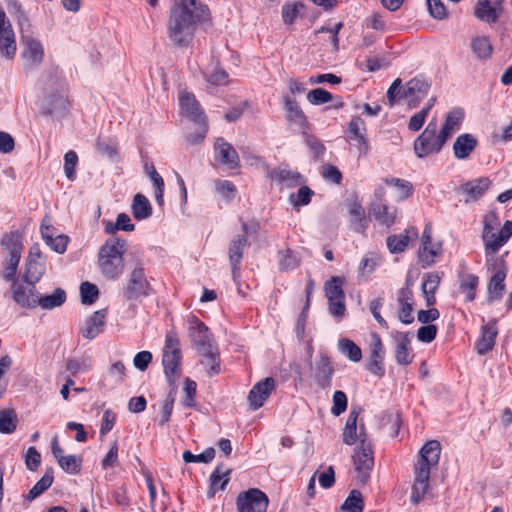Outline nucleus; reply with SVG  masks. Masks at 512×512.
I'll return each instance as SVG.
<instances>
[{"mask_svg":"<svg viewBox=\"0 0 512 512\" xmlns=\"http://www.w3.org/2000/svg\"><path fill=\"white\" fill-rule=\"evenodd\" d=\"M66 301V293L61 288H56L51 295L36 298L35 307L40 306L43 309H53L61 306Z\"/></svg>","mask_w":512,"mask_h":512,"instance_id":"obj_45","label":"nucleus"},{"mask_svg":"<svg viewBox=\"0 0 512 512\" xmlns=\"http://www.w3.org/2000/svg\"><path fill=\"white\" fill-rule=\"evenodd\" d=\"M132 214L136 220H143L151 216L152 207L146 196L136 194L132 202Z\"/></svg>","mask_w":512,"mask_h":512,"instance_id":"obj_43","label":"nucleus"},{"mask_svg":"<svg viewBox=\"0 0 512 512\" xmlns=\"http://www.w3.org/2000/svg\"><path fill=\"white\" fill-rule=\"evenodd\" d=\"M189 332L192 342L199 354L216 347L213 344V335L203 322L197 320L196 325L190 327Z\"/></svg>","mask_w":512,"mask_h":512,"instance_id":"obj_22","label":"nucleus"},{"mask_svg":"<svg viewBox=\"0 0 512 512\" xmlns=\"http://www.w3.org/2000/svg\"><path fill=\"white\" fill-rule=\"evenodd\" d=\"M302 134L305 139L306 145L309 147L313 154V158L318 160L325 152L324 144L315 136L308 133V130H303Z\"/></svg>","mask_w":512,"mask_h":512,"instance_id":"obj_56","label":"nucleus"},{"mask_svg":"<svg viewBox=\"0 0 512 512\" xmlns=\"http://www.w3.org/2000/svg\"><path fill=\"white\" fill-rule=\"evenodd\" d=\"M200 355L203 356L201 364L206 368L208 376L212 377L220 373V354L217 347L202 352Z\"/></svg>","mask_w":512,"mask_h":512,"instance_id":"obj_41","label":"nucleus"},{"mask_svg":"<svg viewBox=\"0 0 512 512\" xmlns=\"http://www.w3.org/2000/svg\"><path fill=\"white\" fill-rule=\"evenodd\" d=\"M464 119V111L461 108H455L446 114L445 121L440 129L441 134L449 140L455 131L460 129Z\"/></svg>","mask_w":512,"mask_h":512,"instance_id":"obj_33","label":"nucleus"},{"mask_svg":"<svg viewBox=\"0 0 512 512\" xmlns=\"http://www.w3.org/2000/svg\"><path fill=\"white\" fill-rule=\"evenodd\" d=\"M106 316L107 309L95 311L92 316L85 321L84 326L80 329L81 335L89 340L98 336L103 331Z\"/></svg>","mask_w":512,"mask_h":512,"instance_id":"obj_27","label":"nucleus"},{"mask_svg":"<svg viewBox=\"0 0 512 512\" xmlns=\"http://www.w3.org/2000/svg\"><path fill=\"white\" fill-rule=\"evenodd\" d=\"M487 265L489 269L494 271L488 284V301L493 302L503 297L507 268L505 261L501 257L488 258Z\"/></svg>","mask_w":512,"mask_h":512,"instance_id":"obj_8","label":"nucleus"},{"mask_svg":"<svg viewBox=\"0 0 512 512\" xmlns=\"http://www.w3.org/2000/svg\"><path fill=\"white\" fill-rule=\"evenodd\" d=\"M490 185L491 181L488 177H480L462 184L460 191L468 196L466 202L469 200L476 201L485 194Z\"/></svg>","mask_w":512,"mask_h":512,"instance_id":"obj_29","label":"nucleus"},{"mask_svg":"<svg viewBox=\"0 0 512 512\" xmlns=\"http://www.w3.org/2000/svg\"><path fill=\"white\" fill-rule=\"evenodd\" d=\"M12 298L22 307L35 308L36 298L29 296L28 290L23 284L12 281Z\"/></svg>","mask_w":512,"mask_h":512,"instance_id":"obj_44","label":"nucleus"},{"mask_svg":"<svg viewBox=\"0 0 512 512\" xmlns=\"http://www.w3.org/2000/svg\"><path fill=\"white\" fill-rule=\"evenodd\" d=\"M297 193L289 196V201L294 208L308 205L311 202L314 191L306 185H300Z\"/></svg>","mask_w":512,"mask_h":512,"instance_id":"obj_54","label":"nucleus"},{"mask_svg":"<svg viewBox=\"0 0 512 512\" xmlns=\"http://www.w3.org/2000/svg\"><path fill=\"white\" fill-rule=\"evenodd\" d=\"M359 442L360 445L355 449L352 458L359 481L366 484L374 466V451L371 442L367 439L363 425L360 427Z\"/></svg>","mask_w":512,"mask_h":512,"instance_id":"obj_7","label":"nucleus"},{"mask_svg":"<svg viewBox=\"0 0 512 512\" xmlns=\"http://www.w3.org/2000/svg\"><path fill=\"white\" fill-rule=\"evenodd\" d=\"M69 105L67 90L64 86H61L57 93L51 94L46 98L43 111L47 115L60 118L66 115Z\"/></svg>","mask_w":512,"mask_h":512,"instance_id":"obj_16","label":"nucleus"},{"mask_svg":"<svg viewBox=\"0 0 512 512\" xmlns=\"http://www.w3.org/2000/svg\"><path fill=\"white\" fill-rule=\"evenodd\" d=\"M477 139L469 133L458 136L453 144L454 156L457 159H466L477 147Z\"/></svg>","mask_w":512,"mask_h":512,"instance_id":"obj_32","label":"nucleus"},{"mask_svg":"<svg viewBox=\"0 0 512 512\" xmlns=\"http://www.w3.org/2000/svg\"><path fill=\"white\" fill-rule=\"evenodd\" d=\"M196 389V382L194 380H191L190 378H186L184 387L185 397L183 400V405L186 408H195L197 406V403L195 401Z\"/></svg>","mask_w":512,"mask_h":512,"instance_id":"obj_63","label":"nucleus"},{"mask_svg":"<svg viewBox=\"0 0 512 512\" xmlns=\"http://www.w3.org/2000/svg\"><path fill=\"white\" fill-rule=\"evenodd\" d=\"M343 278L339 276H332L329 281L324 285V290L328 301H335L339 298H345L343 291Z\"/></svg>","mask_w":512,"mask_h":512,"instance_id":"obj_49","label":"nucleus"},{"mask_svg":"<svg viewBox=\"0 0 512 512\" xmlns=\"http://www.w3.org/2000/svg\"><path fill=\"white\" fill-rule=\"evenodd\" d=\"M279 269L281 271H291L298 268L301 264V257L298 252L287 248L278 251Z\"/></svg>","mask_w":512,"mask_h":512,"instance_id":"obj_42","label":"nucleus"},{"mask_svg":"<svg viewBox=\"0 0 512 512\" xmlns=\"http://www.w3.org/2000/svg\"><path fill=\"white\" fill-rule=\"evenodd\" d=\"M274 389L275 380L273 377H267L256 383L248 394V402L251 409L257 410L262 407Z\"/></svg>","mask_w":512,"mask_h":512,"instance_id":"obj_18","label":"nucleus"},{"mask_svg":"<svg viewBox=\"0 0 512 512\" xmlns=\"http://www.w3.org/2000/svg\"><path fill=\"white\" fill-rule=\"evenodd\" d=\"M18 418L13 409H5L0 411V432L3 434H11L17 428Z\"/></svg>","mask_w":512,"mask_h":512,"instance_id":"obj_50","label":"nucleus"},{"mask_svg":"<svg viewBox=\"0 0 512 512\" xmlns=\"http://www.w3.org/2000/svg\"><path fill=\"white\" fill-rule=\"evenodd\" d=\"M15 34L9 19L3 9H0V53L7 59H13L16 54Z\"/></svg>","mask_w":512,"mask_h":512,"instance_id":"obj_11","label":"nucleus"},{"mask_svg":"<svg viewBox=\"0 0 512 512\" xmlns=\"http://www.w3.org/2000/svg\"><path fill=\"white\" fill-rule=\"evenodd\" d=\"M215 457V450L212 447L207 448L204 452L195 455L191 451L186 450L183 452V460L186 463L203 462L209 463Z\"/></svg>","mask_w":512,"mask_h":512,"instance_id":"obj_59","label":"nucleus"},{"mask_svg":"<svg viewBox=\"0 0 512 512\" xmlns=\"http://www.w3.org/2000/svg\"><path fill=\"white\" fill-rule=\"evenodd\" d=\"M395 358L399 365L407 366L412 363L414 355L410 347L409 333H398L396 336Z\"/></svg>","mask_w":512,"mask_h":512,"instance_id":"obj_30","label":"nucleus"},{"mask_svg":"<svg viewBox=\"0 0 512 512\" xmlns=\"http://www.w3.org/2000/svg\"><path fill=\"white\" fill-rule=\"evenodd\" d=\"M268 504L267 495L258 488L241 492L236 500L239 512H266Z\"/></svg>","mask_w":512,"mask_h":512,"instance_id":"obj_9","label":"nucleus"},{"mask_svg":"<svg viewBox=\"0 0 512 512\" xmlns=\"http://www.w3.org/2000/svg\"><path fill=\"white\" fill-rule=\"evenodd\" d=\"M440 276L437 272H429L423 276L422 293L425 297L427 306H433L436 303L435 293L440 284Z\"/></svg>","mask_w":512,"mask_h":512,"instance_id":"obj_35","label":"nucleus"},{"mask_svg":"<svg viewBox=\"0 0 512 512\" xmlns=\"http://www.w3.org/2000/svg\"><path fill=\"white\" fill-rule=\"evenodd\" d=\"M339 351L353 362H359L362 359L361 348L350 339H340L338 342Z\"/></svg>","mask_w":512,"mask_h":512,"instance_id":"obj_51","label":"nucleus"},{"mask_svg":"<svg viewBox=\"0 0 512 512\" xmlns=\"http://www.w3.org/2000/svg\"><path fill=\"white\" fill-rule=\"evenodd\" d=\"M359 416V412L355 409L351 410L345 427L342 433V440L346 445H353L359 440V435H357V419Z\"/></svg>","mask_w":512,"mask_h":512,"instance_id":"obj_40","label":"nucleus"},{"mask_svg":"<svg viewBox=\"0 0 512 512\" xmlns=\"http://www.w3.org/2000/svg\"><path fill=\"white\" fill-rule=\"evenodd\" d=\"M348 131L350 137L359 143V150L362 153L368 151L369 145L366 138V125L364 120L359 116H354L350 120Z\"/></svg>","mask_w":512,"mask_h":512,"instance_id":"obj_31","label":"nucleus"},{"mask_svg":"<svg viewBox=\"0 0 512 512\" xmlns=\"http://www.w3.org/2000/svg\"><path fill=\"white\" fill-rule=\"evenodd\" d=\"M149 286L144 269L138 266L131 272L128 285L124 289V297L127 300H137L142 296H147Z\"/></svg>","mask_w":512,"mask_h":512,"instance_id":"obj_15","label":"nucleus"},{"mask_svg":"<svg viewBox=\"0 0 512 512\" xmlns=\"http://www.w3.org/2000/svg\"><path fill=\"white\" fill-rule=\"evenodd\" d=\"M404 92L405 86H402L401 79H395L387 91V99L389 105L393 107L397 102H399L402 99H406L407 104L409 105L410 96H404Z\"/></svg>","mask_w":512,"mask_h":512,"instance_id":"obj_53","label":"nucleus"},{"mask_svg":"<svg viewBox=\"0 0 512 512\" xmlns=\"http://www.w3.org/2000/svg\"><path fill=\"white\" fill-rule=\"evenodd\" d=\"M175 401V391L171 390L166 399L162 403V409H161V419L159 421V424L161 426H164L166 423L170 421L171 414L173 412V406Z\"/></svg>","mask_w":512,"mask_h":512,"instance_id":"obj_64","label":"nucleus"},{"mask_svg":"<svg viewBox=\"0 0 512 512\" xmlns=\"http://www.w3.org/2000/svg\"><path fill=\"white\" fill-rule=\"evenodd\" d=\"M2 261L1 277L11 282L15 280L23 251L22 234L18 230L5 233L0 240Z\"/></svg>","mask_w":512,"mask_h":512,"instance_id":"obj_4","label":"nucleus"},{"mask_svg":"<svg viewBox=\"0 0 512 512\" xmlns=\"http://www.w3.org/2000/svg\"><path fill=\"white\" fill-rule=\"evenodd\" d=\"M215 159L230 169L240 167V160L235 148L225 141L224 138H217L214 144Z\"/></svg>","mask_w":512,"mask_h":512,"instance_id":"obj_21","label":"nucleus"},{"mask_svg":"<svg viewBox=\"0 0 512 512\" xmlns=\"http://www.w3.org/2000/svg\"><path fill=\"white\" fill-rule=\"evenodd\" d=\"M179 105L181 111L194 123L203 122V120H206V116L193 94L186 91H181L179 94Z\"/></svg>","mask_w":512,"mask_h":512,"instance_id":"obj_23","label":"nucleus"},{"mask_svg":"<svg viewBox=\"0 0 512 512\" xmlns=\"http://www.w3.org/2000/svg\"><path fill=\"white\" fill-rule=\"evenodd\" d=\"M413 282L411 279H406L405 286L402 287L397 295V302L399 305V320L404 324H411L414 321L413 305L414 295L412 290Z\"/></svg>","mask_w":512,"mask_h":512,"instance_id":"obj_13","label":"nucleus"},{"mask_svg":"<svg viewBox=\"0 0 512 512\" xmlns=\"http://www.w3.org/2000/svg\"><path fill=\"white\" fill-rule=\"evenodd\" d=\"M478 282L479 279L474 274H468L461 279L460 289L463 292H467V301L471 302L475 299Z\"/></svg>","mask_w":512,"mask_h":512,"instance_id":"obj_57","label":"nucleus"},{"mask_svg":"<svg viewBox=\"0 0 512 512\" xmlns=\"http://www.w3.org/2000/svg\"><path fill=\"white\" fill-rule=\"evenodd\" d=\"M448 140L438 131L435 119L431 120L423 132L415 139L413 148L418 158L438 154Z\"/></svg>","mask_w":512,"mask_h":512,"instance_id":"obj_5","label":"nucleus"},{"mask_svg":"<svg viewBox=\"0 0 512 512\" xmlns=\"http://www.w3.org/2000/svg\"><path fill=\"white\" fill-rule=\"evenodd\" d=\"M80 296L82 304L91 305L98 299V287L88 281L83 282L80 285Z\"/></svg>","mask_w":512,"mask_h":512,"instance_id":"obj_55","label":"nucleus"},{"mask_svg":"<svg viewBox=\"0 0 512 512\" xmlns=\"http://www.w3.org/2000/svg\"><path fill=\"white\" fill-rule=\"evenodd\" d=\"M181 350L179 339L174 332L166 335L163 348L162 364L165 376L171 386L175 385L177 378L181 373Z\"/></svg>","mask_w":512,"mask_h":512,"instance_id":"obj_6","label":"nucleus"},{"mask_svg":"<svg viewBox=\"0 0 512 512\" xmlns=\"http://www.w3.org/2000/svg\"><path fill=\"white\" fill-rule=\"evenodd\" d=\"M349 215L351 217V225L355 232L364 234L368 228V219L362 205L354 201L349 207Z\"/></svg>","mask_w":512,"mask_h":512,"instance_id":"obj_38","label":"nucleus"},{"mask_svg":"<svg viewBox=\"0 0 512 512\" xmlns=\"http://www.w3.org/2000/svg\"><path fill=\"white\" fill-rule=\"evenodd\" d=\"M284 105L286 110V119L297 125L301 131L309 130L310 124L308 118L298 105L297 101L289 96H285Z\"/></svg>","mask_w":512,"mask_h":512,"instance_id":"obj_28","label":"nucleus"},{"mask_svg":"<svg viewBox=\"0 0 512 512\" xmlns=\"http://www.w3.org/2000/svg\"><path fill=\"white\" fill-rule=\"evenodd\" d=\"M209 7L199 0H179L170 8L167 36L178 48L191 46L197 25H211Z\"/></svg>","mask_w":512,"mask_h":512,"instance_id":"obj_1","label":"nucleus"},{"mask_svg":"<svg viewBox=\"0 0 512 512\" xmlns=\"http://www.w3.org/2000/svg\"><path fill=\"white\" fill-rule=\"evenodd\" d=\"M333 99V95L322 88H316L308 92L307 100L313 105H322L330 102Z\"/></svg>","mask_w":512,"mask_h":512,"instance_id":"obj_61","label":"nucleus"},{"mask_svg":"<svg viewBox=\"0 0 512 512\" xmlns=\"http://www.w3.org/2000/svg\"><path fill=\"white\" fill-rule=\"evenodd\" d=\"M385 191L378 188L374 193V200L369 206V213L380 223L386 227L394 224L397 209L389 206L384 200Z\"/></svg>","mask_w":512,"mask_h":512,"instance_id":"obj_10","label":"nucleus"},{"mask_svg":"<svg viewBox=\"0 0 512 512\" xmlns=\"http://www.w3.org/2000/svg\"><path fill=\"white\" fill-rule=\"evenodd\" d=\"M335 369L330 358L325 353H320L315 364V382L321 389H328L331 386Z\"/></svg>","mask_w":512,"mask_h":512,"instance_id":"obj_24","label":"nucleus"},{"mask_svg":"<svg viewBox=\"0 0 512 512\" xmlns=\"http://www.w3.org/2000/svg\"><path fill=\"white\" fill-rule=\"evenodd\" d=\"M58 464L65 472L69 474H78L81 470L82 458L74 455H67L62 459H59Z\"/></svg>","mask_w":512,"mask_h":512,"instance_id":"obj_58","label":"nucleus"},{"mask_svg":"<svg viewBox=\"0 0 512 512\" xmlns=\"http://www.w3.org/2000/svg\"><path fill=\"white\" fill-rule=\"evenodd\" d=\"M45 273V264L36 260H27L25 274L23 276L24 282L28 285L36 284Z\"/></svg>","mask_w":512,"mask_h":512,"instance_id":"obj_46","label":"nucleus"},{"mask_svg":"<svg viewBox=\"0 0 512 512\" xmlns=\"http://www.w3.org/2000/svg\"><path fill=\"white\" fill-rule=\"evenodd\" d=\"M436 255L437 252L432 247V236L427 235L422 237V247L419 250V258L422 262V266L424 268L430 266Z\"/></svg>","mask_w":512,"mask_h":512,"instance_id":"obj_52","label":"nucleus"},{"mask_svg":"<svg viewBox=\"0 0 512 512\" xmlns=\"http://www.w3.org/2000/svg\"><path fill=\"white\" fill-rule=\"evenodd\" d=\"M441 446L437 440L426 442L419 451V458L414 469V483L412 486L411 501L420 503L429 490L430 470L438 465Z\"/></svg>","mask_w":512,"mask_h":512,"instance_id":"obj_2","label":"nucleus"},{"mask_svg":"<svg viewBox=\"0 0 512 512\" xmlns=\"http://www.w3.org/2000/svg\"><path fill=\"white\" fill-rule=\"evenodd\" d=\"M418 237V232L415 228L405 230V234L391 235L387 238V247L392 254H398L405 251L407 248L410 238Z\"/></svg>","mask_w":512,"mask_h":512,"instance_id":"obj_36","label":"nucleus"},{"mask_svg":"<svg viewBox=\"0 0 512 512\" xmlns=\"http://www.w3.org/2000/svg\"><path fill=\"white\" fill-rule=\"evenodd\" d=\"M504 0H479L474 15L481 21L496 23L503 11Z\"/></svg>","mask_w":512,"mask_h":512,"instance_id":"obj_19","label":"nucleus"},{"mask_svg":"<svg viewBox=\"0 0 512 512\" xmlns=\"http://www.w3.org/2000/svg\"><path fill=\"white\" fill-rule=\"evenodd\" d=\"M145 171L155 187V200L158 205L162 206L164 204V180L152 163L145 165Z\"/></svg>","mask_w":512,"mask_h":512,"instance_id":"obj_47","label":"nucleus"},{"mask_svg":"<svg viewBox=\"0 0 512 512\" xmlns=\"http://www.w3.org/2000/svg\"><path fill=\"white\" fill-rule=\"evenodd\" d=\"M470 48L474 56L482 61L491 58L493 53L492 44L487 36H476L471 39Z\"/></svg>","mask_w":512,"mask_h":512,"instance_id":"obj_37","label":"nucleus"},{"mask_svg":"<svg viewBox=\"0 0 512 512\" xmlns=\"http://www.w3.org/2000/svg\"><path fill=\"white\" fill-rule=\"evenodd\" d=\"M364 500L359 490L353 489L340 506L342 512H363Z\"/></svg>","mask_w":512,"mask_h":512,"instance_id":"obj_48","label":"nucleus"},{"mask_svg":"<svg viewBox=\"0 0 512 512\" xmlns=\"http://www.w3.org/2000/svg\"><path fill=\"white\" fill-rule=\"evenodd\" d=\"M304 8L302 2L286 3L282 6V18L285 24L291 25L298 17L299 10Z\"/></svg>","mask_w":512,"mask_h":512,"instance_id":"obj_60","label":"nucleus"},{"mask_svg":"<svg viewBox=\"0 0 512 512\" xmlns=\"http://www.w3.org/2000/svg\"><path fill=\"white\" fill-rule=\"evenodd\" d=\"M271 180L288 188L300 186L305 183L304 177L298 171L278 167L269 172Z\"/></svg>","mask_w":512,"mask_h":512,"instance_id":"obj_26","label":"nucleus"},{"mask_svg":"<svg viewBox=\"0 0 512 512\" xmlns=\"http://www.w3.org/2000/svg\"><path fill=\"white\" fill-rule=\"evenodd\" d=\"M430 83L421 76H416L406 82L404 96H410L409 108H416L430 90Z\"/></svg>","mask_w":512,"mask_h":512,"instance_id":"obj_20","label":"nucleus"},{"mask_svg":"<svg viewBox=\"0 0 512 512\" xmlns=\"http://www.w3.org/2000/svg\"><path fill=\"white\" fill-rule=\"evenodd\" d=\"M231 469L223 470V465H218L210 475V487L207 491V497L213 498L216 492L224 490L230 481L229 474Z\"/></svg>","mask_w":512,"mask_h":512,"instance_id":"obj_34","label":"nucleus"},{"mask_svg":"<svg viewBox=\"0 0 512 512\" xmlns=\"http://www.w3.org/2000/svg\"><path fill=\"white\" fill-rule=\"evenodd\" d=\"M25 49L21 56L24 61L26 71H31L38 68L44 59V48L41 42L30 36H23L22 38Z\"/></svg>","mask_w":512,"mask_h":512,"instance_id":"obj_12","label":"nucleus"},{"mask_svg":"<svg viewBox=\"0 0 512 512\" xmlns=\"http://www.w3.org/2000/svg\"><path fill=\"white\" fill-rule=\"evenodd\" d=\"M497 335V320L491 319L481 328V337L476 343L478 354L485 355L491 351L495 345Z\"/></svg>","mask_w":512,"mask_h":512,"instance_id":"obj_25","label":"nucleus"},{"mask_svg":"<svg viewBox=\"0 0 512 512\" xmlns=\"http://www.w3.org/2000/svg\"><path fill=\"white\" fill-rule=\"evenodd\" d=\"M247 245L248 239L245 235H237L229 243L228 256L232 269V278L235 283L240 281L241 261Z\"/></svg>","mask_w":512,"mask_h":512,"instance_id":"obj_14","label":"nucleus"},{"mask_svg":"<svg viewBox=\"0 0 512 512\" xmlns=\"http://www.w3.org/2000/svg\"><path fill=\"white\" fill-rule=\"evenodd\" d=\"M125 245L124 240L112 237L101 246L98 253V264L106 278L113 280L123 273Z\"/></svg>","mask_w":512,"mask_h":512,"instance_id":"obj_3","label":"nucleus"},{"mask_svg":"<svg viewBox=\"0 0 512 512\" xmlns=\"http://www.w3.org/2000/svg\"><path fill=\"white\" fill-rule=\"evenodd\" d=\"M373 342L371 344V353L366 364L367 370L375 376L382 377L385 373L383 360L385 350L380 336L377 333L372 334Z\"/></svg>","mask_w":512,"mask_h":512,"instance_id":"obj_17","label":"nucleus"},{"mask_svg":"<svg viewBox=\"0 0 512 512\" xmlns=\"http://www.w3.org/2000/svg\"><path fill=\"white\" fill-rule=\"evenodd\" d=\"M78 164V156L74 151H68L64 155V172L66 177L73 181L76 178V166Z\"/></svg>","mask_w":512,"mask_h":512,"instance_id":"obj_62","label":"nucleus"},{"mask_svg":"<svg viewBox=\"0 0 512 512\" xmlns=\"http://www.w3.org/2000/svg\"><path fill=\"white\" fill-rule=\"evenodd\" d=\"M54 481V470L52 467L46 469L44 475L36 482V484L29 490L26 500L32 501L46 490H48Z\"/></svg>","mask_w":512,"mask_h":512,"instance_id":"obj_39","label":"nucleus"}]
</instances>
